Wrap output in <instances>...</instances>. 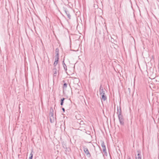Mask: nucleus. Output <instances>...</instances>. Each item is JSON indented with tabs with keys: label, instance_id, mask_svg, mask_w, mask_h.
Here are the masks:
<instances>
[{
	"label": "nucleus",
	"instance_id": "nucleus-21",
	"mask_svg": "<svg viewBox=\"0 0 159 159\" xmlns=\"http://www.w3.org/2000/svg\"><path fill=\"white\" fill-rule=\"evenodd\" d=\"M33 157V154H32V152H31L30 154V157L29 158V159H32Z\"/></svg>",
	"mask_w": 159,
	"mask_h": 159
},
{
	"label": "nucleus",
	"instance_id": "nucleus-3",
	"mask_svg": "<svg viewBox=\"0 0 159 159\" xmlns=\"http://www.w3.org/2000/svg\"><path fill=\"white\" fill-rule=\"evenodd\" d=\"M118 119L121 125H123L124 124V119L122 115L118 116Z\"/></svg>",
	"mask_w": 159,
	"mask_h": 159
},
{
	"label": "nucleus",
	"instance_id": "nucleus-13",
	"mask_svg": "<svg viewBox=\"0 0 159 159\" xmlns=\"http://www.w3.org/2000/svg\"><path fill=\"white\" fill-rule=\"evenodd\" d=\"M50 116V122L51 123H53L54 121V118L53 117V116H52V117H51V116Z\"/></svg>",
	"mask_w": 159,
	"mask_h": 159
},
{
	"label": "nucleus",
	"instance_id": "nucleus-10",
	"mask_svg": "<svg viewBox=\"0 0 159 159\" xmlns=\"http://www.w3.org/2000/svg\"><path fill=\"white\" fill-rule=\"evenodd\" d=\"M53 110L52 107H51L50 109V112L49 114V116H51V117H52V116H53Z\"/></svg>",
	"mask_w": 159,
	"mask_h": 159
},
{
	"label": "nucleus",
	"instance_id": "nucleus-24",
	"mask_svg": "<svg viewBox=\"0 0 159 159\" xmlns=\"http://www.w3.org/2000/svg\"><path fill=\"white\" fill-rule=\"evenodd\" d=\"M55 58H59V55L56 54Z\"/></svg>",
	"mask_w": 159,
	"mask_h": 159
},
{
	"label": "nucleus",
	"instance_id": "nucleus-11",
	"mask_svg": "<svg viewBox=\"0 0 159 159\" xmlns=\"http://www.w3.org/2000/svg\"><path fill=\"white\" fill-rule=\"evenodd\" d=\"M62 64L64 70L66 72L67 70V68L64 62V60L62 61Z\"/></svg>",
	"mask_w": 159,
	"mask_h": 159
},
{
	"label": "nucleus",
	"instance_id": "nucleus-5",
	"mask_svg": "<svg viewBox=\"0 0 159 159\" xmlns=\"http://www.w3.org/2000/svg\"><path fill=\"white\" fill-rule=\"evenodd\" d=\"M99 35H98V36L99 38H104V33L103 32H101V31L99 32Z\"/></svg>",
	"mask_w": 159,
	"mask_h": 159
},
{
	"label": "nucleus",
	"instance_id": "nucleus-9",
	"mask_svg": "<svg viewBox=\"0 0 159 159\" xmlns=\"http://www.w3.org/2000/svg\"><path fill=\"white\" fill-rule=\"evenodd\" d=\"M117 114L118 116L122 115V111L121 110V107H120H120L119 109L118 108V107H117Z\"/></svg>",
	"mask_w": 159,
	"mask_h": 159
},
{
	"label": "nucleus",
	"instance_id": "nucleus-6",
	"mask_svg": "<svg viewBox=\"0 0 159 159\" xmlns=\"http://www.w3.org/2000/svg\"><path fill=\"white\" fill-rule=\"evenodd\" d=\"M101 96H102L101 99L102 100V101H104L107 99V97L105 93H104V94H101Z\"/></svg>",
	"mask_w": 159,
	"mask_h": 159
},
{
	"label": "nucleus",
	"instance_id": "nucleus-8",
	"mask_svg": "<svg viewBox=\"0 0 159 159\" xmlns=\"http://www.w3.org/2000/svg\"><path fill=\"white\" fill-rule=\"evenodd\" d=\"M64 11L65 12V13H66V14L67 16L68 17L69 19H70L71 18V16L70 15V13L69 11L66 10L65 9L64 10Z\"/></svg>",
	"mask_w": 159,
	"mask_h": 159
},
{
	"label": "nucleus",
	"instance_id": "nucleus-29",
	"mask_svg": "<svg viewBox=\"0 0 159 159\" xmlns=\"http://www.w3.org/2000/svg\"><path fill=\"white\" fill-rule=\"evenodd\" d=\"M59 70H57V71H58V72H59ZM59 74V73H58V74Z\"/></svg>",
	"mask_w": 159,
	"mask_h": 159
},
{
	"label": "nucleus",
	"instance_id": "nucleus-16",
	"mask_svg": "<svg viewBox=\"0 0 159 159\" xmlns=\"http://www.w3.org/2000/svg\"><path fill=\"white\" fill-rule=\"evenodd\" d=\"M55 52L56 54L59 55V49L58 48H57L56 49Z\"/></svg>",
	"mask_w": 159,
	"mask_h": 159
},
{
	"label": "nucleus",
	"instance_id": "nucleus-17",
	"mask_svg": "<svg viewBox=\"0 0 159 159\" xmlns=\"http://www.w3.org/2000/svg\"><path fill=\"white\" fill-rule=\"evenodd\" d=\"M99 92H100V95L102 94H104V93H105L104 89L103 90H99Z\"/></svg>",
	"mask_w": 159,
	"mask_h": 159
},
{
	"label": "nucleus",
	"instance_id": "nucleus-19",
	"mask_svg": "<svg viewBox=\"0 0 159 159\" xmlns=\"http://www.w3.org/2000/svg\"><path fill=\"white\" fill-rule=\"evenodd\" d=\"M58 63V61H55L54 63V68L56 67V66H57Z\"/></svg>",
	"mask_w": 159,
	"mask_h": 159
},
{
	"label": "nucleus",
	"instance_id": "nucleus-26",
	"mask_svg": "<svg viewBox=\"0 0 159 159\" xmlns=\"http://www.w3.org/2000/svg\"><path fill=\"white\" fill-rule=\"evenodd\" d=\"M84 123V122L83 121H81L80 122V124H82Z\"/></svg>",
	"mask_w": 159,
	"mask_h": 159
},
{
	"label": "nucleus",
	"instance_id": "nucleus-30",
	"mask_svg": "<svg viewBox=\"0 0 159 159\" xmlns=\"http://www.w3.org/2000/svg\"><path fill=\"white\" fill-rule=\"evenodd\" d=\"M59 68V66L58 67V68Z\"/></svg>",
	"mask_w": 159,
	"mask_h": 159
},
{
	"label": "nucleus",
	"instance_id": "nucleus-27",
	"mask_svg": "<svg viewBox=\"0 0 159 159\" xmlns=\"http://www.w3.org/2000/svg\"><path fill=\"white\" fill-rule=\"evenodd\" d=\"M128 89V90L129 91V92H130V88H129Z\"/></svg>",
	"mask_w": 159,
	"mask_h": 159
},
{
	"label": "nucleus",
	"instance_id": "nucleus-1",
	"mask_svg": "<svg viewBox=\"0 0 159 159\" xmlns=\"http://www.w3.org/2000/svg\"><path fill=\"white\" fill-rule=\"evenodd\" d=\"M83 149L84 153L86 154L87 157L89 158L91 157V155L90 154L88 149L85 146H83Z\"/></svg>",
	"mask_w": 159,
	"mask_h": 159
},
{
	"label": "nucleus",
	"instance_id": "nucleus-4",
	"mask_svg": "<svg viewBox=\"0 0 159 159\" xmlns=\"http://www.w3.org/2000/svg\"><path fill=\"white\" fill-rule=\"evenodd\" d=\"M137 155L136 157V159H141L142 156L140 150H139L137 151Z\"/></svg>",
	"mask_w": 159,
	"mask_h": 159
},
{
	"label": "nucleus",
	"instance_id": "nucleus-20",
	"mask_svg": "<svg viewBox=\"0 0 159 159\" xmlns=\"http://www.w3.org/2000/svg\"><path fill=\"white\" fill-rule=\"evenodd\" d=\"M33 157V154H32V152H31L30 154V157L29 158V159H32Z\"/></svg>",
	"mask_w": 159,
	"mask_h": 159
},
{
	"label": "nucleus",
	"instance_id": "nucleus-15",
	"mask_svg": "<svg viewBox=\"0 0 159 159\" xmlns=\"http://www.w3.org/2000/svg\"><path fill=\"white\" fill-rule=\"evenodd\" d=\"M62 145L63 147L64 148H66V143L65 142H64V141H63L62 142Z\"/></svg>",
	"mask_w": 159,
	"mask_h": 159
},
{
	"label": "nucleus",
	"instance_id": "nucleus-14",
	"mask_svg": "<svg viewBox=\"0 0 159 159\" xmlns=\"http://www.w3.org/2000/svg\"><path fill=\"white\" fill-rule=\"evenodd\" d=\"M65 98H63L61 100V105L62 106L63 105L64 101L65 99Z\"/></svg>",
	"mask_w": 159,
	"mask_h": 159
},
{
	"label": "nucleus",
	"instance_id": "nucleus-22",
	"mask_svg": "<svg viewBox=\"0 0 159 159\" xmlns=\"http://www.w3.org/2000/svg\"><path fill=\"white\" fill-rule=\"evenodd\" d=\"M104 90L103 87L102 85H101L100 87L99 90Z\"/></svg>",
	"mask_w": 159,
	"mask_h": 159
},
{
	"label": "nucleus",
	"instance_id": "nucleus-18",
	"mask_svg": "<svg viewBox=\"0 0 159 159\" xmlns=\"http://www.w3.org/2000/svg\"><path fill=\"white\" fill-rule=\"evenodd\" d=\"M65 149H66L65 151L66 152H69L70 150V149L69 148H67V147H66V148H65Z\"/></svg>",
	"mask_w": 159,
	"mask_h": 159
},
{
	"label": "nucleus",
	"instance_id": "nucleus-25",
	"mask_svg": "<svg viewBox=\"0 0 159 159\" xmlns=\"http://www.w3.org/2000/svg\"><path fill=\"white\" fill-rule=\"evenodd\" d=\"M62 110H63V112H64L65 111V108H62Z\"/></svg>",
	"mask_w": 159,
	"mask_h": 159
},
{
	"label": "nucleus",
	"instance_id": "nucleus-2",
	"mask_svg": "<svg viewBox=\"0 0 159 159\" xmlns=\"http://www.w3.org/2000/svg\"><path fill=\"white\" fill-rule=\"evenodd\" d=\"M101 145L102 147L103 151L105 155H107V153L106 152V146L104 142L103 141H101Z\"/></svg>",
	"mask_w": 159,
	"mask_h": 159
},
{
	"label": "nucleus",
	"instance_id": "nucleus-23",
	"mask_svg": "<svg viewBox=\"0 0 159 159\" xmlns=\"http://www.w3.org/2000/svg\"><path fill=\"white\" fill-rule=\"evenodd\" d=\"M59 58H55V61L58 62Z\"/></svg>",
	"mask_w": 159,
	"mask_h": 159
},
{
	"label": "nucleus",
	"instance_id": "nucleus-28",
	"mask_svg": "<svg viewBox=\"0 0 159 159\" xmlns=\"http://www.w3.org/2000/svg\"><path fill=\"white\" fill-rule=\"evenodd\" d=\"M128 159H132L130 157H128Z\"/></svg>",
	"mask_w": 159,
	"mask_h": 159
},
{
	"label": "nucleus",
	"instance_id": "nucleus-12",
	"mask_svg": "<svg viewBox=\"0 0 159 159\" xmlns=\"http://www.w3.org/2000/svg\"><path fill=\"white\" fill-rule=\"evenodd\" d=\"M62 82L64 83L63 88V89H66L67 87V83H65V80H63Z\"/></svg>",
	"mask_w": 159,
	"mask_h": 159
},
{
	"label": "nucleus",
	"instance_id": "nucleus-7",
	"mask_svg": "<svg viewBox=\"0 0 159 159\" xmlns=\"http://www.w3.org/2000/svg\"><path fill=\"white\" fill-rule=\"evenodd\" d=\"M53 77H56V75L57 74V69L56 67L54 68L53 69Z\"/></svg>",
	"mask_w": 159,
	"mask_h": 159
}]
</instances>
